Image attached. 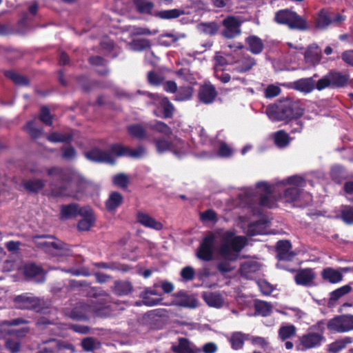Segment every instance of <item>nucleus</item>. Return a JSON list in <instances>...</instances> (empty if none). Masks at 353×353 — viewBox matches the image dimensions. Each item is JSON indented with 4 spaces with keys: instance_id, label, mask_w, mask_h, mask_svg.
Listing matches in <instances>:
<instances>
[{
    "instance_id": "nucleus-13",
    "label": "nucleus",
    "mask_w": 353,
    "mask_h": 353,
    "mask_svg": "<svg viewBox=\"0 0 353 353\" xmlns=\"http://www.w3.org/2000/svg\"><path fill=\"white\" fill-rule=\"evenodd\" d=\"M218 92L216 88L210 82H205L199 86L198 90L199 101L203 104L209 105L212 103L216 97Z\"/></svg>"
},
{
    "instance_id": "nucleus-45",
    "label": "nucleus",
    "mask_w": 353,
    "mask_h": 353,
    "mask_svg": "<svg viewBox=\"0 0 353 353\" xmlns=\"http://www.w3.org/2000/svg\"><path fill=\"white\" fill-rule=\"evenodd\" d=\"M302 193V190L297 187L287 188L284 192V199L288 203L296 201Z\"/></svg>"
},
{
    "instance_id": "nucleus-4",
    "label": "nucleus",
    "mask_w": 353,
    "mask_h": 353,
    "mask_svg": "<svg viewBox=\"0 0 353 353\" xmlns=\"http://www.w3.org/2000/svg\"><path fill=\"white\" fill-rule=\"evenodd\" d=\"M304 112L305 108L299 101L288 99L280 100L272 105H269L266 108L269 118L275 121L289 122L297 120Z\"/></svg>"
},
{
    "instance_id": "nucleus-38",
    "label": "nucleus",
    "mask_w": 353,
    "mask_h": 353,
    "mask_svg": "<svg viewBox=\"0 0 353 353\" xmlns=\"http://www.w3.org/2000/svg\"><path fill=\"white\" fill-rule=\"evenodd\" d=\"M24 188L31 193H38L45 187V182L43 179H30L23 183Z\"/></svg>"
},
{
    "instance_id": "nucleus-21",
    "label": "nucleus",
    "mask_w": 353,
    "mask_h": 353,
    "mask_svg": "<svg viewBox=\"0 0 353 353\" xmlns=\"http://www.w3.org/2000/svg\"><path fill=\"white\" fill-rule=\"evenodd\" d=\"M328 77L330 80L331 88H343L350 83V76L348 73H342L336 70H331L328 72Z\"/></svg>"
},
{
    "instance_id": "nucleus-6",
    "label": "nucleus",
    "mask_w": 353,
    "mask_h": 353,
    "mask_svg": "<svg viewBox=\"0 0 353 353\" xmlns=\"http://www.w3.org/2000/svg\"><path fill=\"white\" fill-rule=\"evenodd\" d=\"M103 303L97 306L85 302H78L70 311L68 316L74 321H88L90 315L99 316L103 314Z\"/></svg>"
},
{
    "instance_id": "nucleus-62",
    "label": "nucleus",
    "mask_w": 353,
    "mask_h": 353,
    "mask_svg": "<svg viewBox=\"0 0 353 353\" xmlns=\"http://www.w3.org/2000/svg\"><path fill=\"white\" fill-rule=\"evenodd\" d=\"M163 81V78L155 71H150L148 73V81L152 85H159Z\"/></svg>"
},
{
    "instance_id": "nucleus-34",
    "label": "nucleus",
    "mask_w": 353,
    "mask_h": 353,
    "mask_svg": "<svg viewBox=\"0 0 353 353\" xmlns=\"http://www.w3.org/2000/svg\"><path fill=\"white\" fill-rule=\"evenodd\" d=\"M194 94V88L190 86H181L177 90L174 100L177 101H184L190 100Z\"/></svg>"
},
{
    "instance_id": "nucleus-30",
    "label": "nucleus",
    "mask_w": 353,
    "mask_h": 353,
    "mask_svg": "<svg viewBox=\"0 0 353 353\" xmlns=\"http://www.w3.org/2000/svg\"><path fill=\"white\" fill-rule=\"evenodd\" d=\"M127 132L130 136L139 140H144L148 138L146 130L140 123L128 125Z\"/></svg>"
},
{
    "instance_id": "nucleus-63",
    "label": "nucleus",
    "mask_w": 353,
    "mask_h": 353,
    "mask_svg": "<svg viewBox=\"0 0 353 353\" xmlns=\"http://www.w3.org/2000/svg\"><path fill=\"white\" fill-rule=\"evenodd\" d=\"M203 32L209 35H215L218 33L219 26L216 22H210L203 24Z\"/></svg>"
},
{
    "instance_id": "nucleus-35",
    "label": "nucleus",
    "mask_w": 353,
    "mask_h": 353,
    "mask_svg": "<svg viewBox=\"0 0 353 353\" xmlns=\"http://www.w3.org/2000/svg\"><path fill=\"white\" fill-rule=\"evenodd\" d=\"M4 75L17 85H28L30 81L28 77L19 74L13 70H6Z\"/></svg>"
},
{
    "instance_id": "nucleus-33",
    "label": "nucleus",
    "mask_w": 353,
    "mask_h": 353,
    "mask_svg": "<svg viewBox=\"0 0 353 353\" xmlns=\"http://www.w3.org/2000/svg\"><path fill=\"white\" fill-rule=\"evenodd\" d=\"M353 342V338L351 336H345L342 339L336 340L328 345V351L332 353H337L345 349L348 344Z\"/></svg>"
},
{
    "instance_id": "nucleus-64",
    "label": "nucleus",
    "mask_w": 353,
    "mask_h": 353,
    "mask_svg": "<svg viewBox=\"0 0 353 353\" xmlns=\"http://www.w3.org/2000/svg\"><path fill=\"white\" fill-rule=\"evenodd\" d=\"M281 92V88L273 84L269 85L265 90V97L270 99L274 98L280 94Z\"/></svg>"
},
{
    "instance_id": "nucleus-36",
    "label": "nucleus",
    "mask_w": 353,
    "mask_h": 353,
    "mask_svg": "<svg viewBox=\"0 0 353 353\" xmlns=\"http://www.w3.org/2000/svg\"><path fill=\"white\" fill-rule=\"evenodd\" d=\"M245 339V334L241 332H235L232 334L229 341L233 350H239L243 347Z\"/></svg>"
},
{
    "instance_id": "nucleus-10",
    "label": "nucleus",
    "mask_w": 353,
    "mask_h": 353,
    "mask_svg": "<svg viewBox=\"0 0 353 353\" xmlns=\"http://www.w3.org/2000/svg\"><path fill=\"white\" fill-rule=\"evenodd\" d=\"M215 236L212 233L206 235L201 242L196 251V257L203 261L213 259Z\"/></svg>"
},
{
    "instance_id": "nucleus-50",
    "label": "nucleus",
    "mask_w": 353,
    "mask_h": 353,
    "mask_svg": "<svg viewBox=\"0 0 353 353\" xmlns=\"http://www.w3.org/2000/svg\"><path fill=\"white\" fill-rule=\"evenodd\" d=\"M99 346L100 343L92 337H86L81 341V347L86 352H94Z\"/></svg>"
},
{
    "instance_id": "nucleus-17",
    "label": "nucleus",
    "mask_w": 353,
    "mask_h": 353,
    "mask_svg": "<svg viewBox=\"0 0 353 353\" xmlns=\"http://www.w3.org/2000/svg\"><path fill=\"white\" fill-rule=\"evenodd\" d=\"M323 340V333L310 332L307 334H303L300 338V343L302 347L301 350L304 351L318 347L321 345Z\"/></svg>"
},
{
    "instance_id": "nucleus-1",
    "label": "nucleus",
    "mask_w": 353,
    "mask_h": 353,
    "mask_svg": "<svg viewBox=\"0 0 353 353\" xmlns=\"http://www.w3.org/2000/svg\"><path fill=\"white\" fill-rule=\"evenodd\" d=\"M47 174L57 180L49 184L50 194L55 198L74 197V193L70 191V183H76L77 193L81 191V186L85 183L84 178L70 168L53 166L47 169Z\"/></svg>"
},
{
    "instance_id": "nucleus-3",
    "label": "nucleus",
    "mask_w": 353,
    "mask_h": 353,
    "mask_svg": "<svg viewBox=\"0 0 353 353\" xmlns=\"http://www.w3.org/2000/svg\"><path fill=\"white\" fill-rule=\"evenodd\" d=\"M144 152L143 147H139L137 149H131L129 147L124 146L120 143L112 144L110 146V152L103 150L98 148H94L85 153V157L90 161L99 163H108L114 165L116 163L115 159L112 156L115 154L117 157H129L132 158H139Z\"/></svg>"
},
{
    "instance_id": "nucleus-22",
    "label": "nucleus",
    "mask_w": 353,
    "mask_h": 353,
    "mask_svg": "<svg viewBox=\"0 0 353 353\" xmlns=\"http://www.w3.org/2000/svg\"><path fill=\"white\" fill-rule=\"evenodd\" d=\"M321 59V50L316 44L310 45L304 53L305 61L310 65L319 64Z\"/></svg>"
},
{
    "instance_id": "nucleus-26",
    "label": "nucleus",
    "mask_w": 353,
    "mask_h": 353,
    "mask_svg": "<svg viewBox=\"0 0 353 353\" xmlns=\"http://www.w3.org/2000/svg\"><path fill=\"white\" fill-rule=\"evenodd\" d=\"M123 196L119 192H111L105 205L109 212H114L123 203Z\"/></svg>"
},
{
    "instance_id": "nucleus-12",
    "label": "nucleus",
    "mask_w": 353,
    "mask_h": 353,
    "mask_svg": "<svg viewBox=\"0 0 353 353\" xmlns=\"http://www.w3.org/2000/svg\"><path fill=\"white\" fill-rule=\"evenodd\" d=\"M172 303L174 305L181 307L194 309L198 306V301L193 294L185 290H180L173 294Z\"/></svg>"
},
{
    "instance_id": "nucleus-16",
    "label": "nucleus",
    "mask_w": 353,
    "mask_h": 353,
    "mask_svg": "<svg viewBox=\"0 0 353 353\" xmlns=\"http://www.w3.org/2000/svg\"><path fill=\"white\" fill-rule=\"evenodd\" d=\"M171 350L174 353H201V348L185 337H179L177 344H173Z\"/></svg>"
},
{
    "instance_id": "nucleus-39",
    "label": "nucleus",
    "mask_w": 353,
    "mask_h": 353,
    "mask_svg": "<svg viewBox=\"0 0 353 353\" xmlns=\"http://www.w3.org/2000/svg\"><path fill=\"white\" fill-rule=\"evenodd\" d=\"M267 225V221L264 219L253 221L248 225V234L250 236H256L262 233Z\"/></svg>"
},
{
    "instance_id": "nucleus-51",
    "label": "nucleus",
    "mask_w": 353,
    "mask_h": 353,
    "mask_svg": "<svg viewBox=\"0 0 353 353\" xmlns=\"http://www.w3.org/2000/svg\"><path fill=\"white\" fill-rule=\"evenodd\" d=\"M140 298L142 299L143 305L150 307L159 305L162 301L161 298H152L151 295L144 290L141 292Z\"/></svg>"
},
{
    "instance_id": "nucleus-31",
    "label": "nucleus",
    "mask_w": 353,
    "mask_h": 353,
    "mask_svg": "<svg viewBox=\"0 0 353 353\" xmlns=\"http://www.w3.org/2000/svg\"><path fill=\"white\" fill-rule=\"evenodd\" d=\"M294 87L296 90L305 93H310L315 88V81L310 78L301 79L294 83Z\"/></svg>"
},
{
    "instance_id": "nucleus-46",
    "label": "nucleus",
    "mask_w": 353,
    "mask_h": 353,
    "mask_svg": "<svg viewBox=\"0 0 353 353\" xmlns=\"http://www.w3.org/2000/svg\"><path fill=\"white\" fill-rule=\"evenodd\" d=\"M38 247L46 250H50V248L55 250H70V249L68 248V245L63 242L42 241L38 243Z\"/></svg>"
},
{
    "instance_id": "nucleus-44",
    "label": "nucleus",
    "mask_w": 353,
    "mask_h": 353,
    "mask_svg": "<svg viewBox=\"0 0 353 353\" xmlns=\"http://www.w3.org/2000/svg\"><path fill=\"white\" fill-rule=\"evenodd\" d=\"M43 272V268L35 263L26 264L23 268L24 275L27 278H34L37 276L42 274Z\"/></svg>"
},
{
    "instance_id": "nucleus-2",
    "label": "nucleus",
    "mask_w": 353,
    "mask_h": 353,
    "mask_svg": "<svg viewBox=\"0 0 353 353\" xmlns=\"http://www.w3.org/2000/svg\"><path fill=\"white\" fill-rule=\"evenodd\" d=\"M248 244L245 236L236 235L234 230H227L221 236L218 253L225 261L217 264V270L222 274L230 272L233 269L228 261H236L241 252Z\"/></svg>"
},
{
    "instance_id": "nucleus-7",
    "label": "nucleus",
    "mask_w": 353,
    "mask_h": 353,
    "mask_svg": "<svg viewBox=\"0 0 353 353\" xmlns=\"http://www.w3.org/2000/svg\"><path fill=\"white\" fill-rule=\"evenodd\" d=\"M345 20V17L339 14L321 9L314 20L315 27L319 30H325L332 24L339 25Z\"/></svg>"
},
{
    "instance_id": "nucleus-42",
    "label": "nucleus",
    "mask_w": 353,
    "mask_h": 353,
    "mask_svg": "<svg viewBox=\"0 0 353 353\" xmlns=\"http://www.w3.org/2000/svg\"><path fill=\"white\" fill-rule=\"evenodd\" d=\"M47 139L52 143H70L73 136L72 134L52 132L48 134Z\"/></svg>"
},
{
    "instance_id": "nucleus-54",
    "label": "nucleus",
    "mask_w": 353,
    "mask_h": 353,
    "mask_svg": "<svg viewBox=\"0 0 353 353\" xmlns=\"http://www.w3.org/2000/svg\"><path fill=\"white\" fill-rule=\"evenodd\" d=\"M341 218L347 225L353 224V207L345 206L341 212Z\"/></svg>"
},
{
    "instance_id": "nucleus-28",
    "label": "nucleus",
    "mask_w": 353,
    "mask_h": 353,
    "mask_svg": "<svg viewBox=\"0 0 353 353\" xmlns=\"http://www.w3.org/2000/svg\"><path fill=\"white\" fill-rule=\"evenodd\" d=\"M133 286L128 281H116L112 287V292L117 296H126L132 292Z\"/></svg>"
},
{
    "instance_id": "nucleus-23",
    "label": "nucleus",
    "mask_w": 353,
    "mask_h": 353,
    "mask_svg": "<svg viewBox=\"0 0 353 353\" xmlns=\"http://www.w3.org/2000/svg\"><path fill=\"white\" fill-rule=\"evenodd\" d=\"M137 221L145 228L161 230L163 229V224L150 216L148 214L138 212L137 214Z\"/></svg>"
},
{
    "instance_id": "nucleus-43",
    "label": "nucleus",
    "mask_w": 353,
    "mask_h": 353,
    "mask_svg": "<svg viewBox=\"0 0 353 353\" xmlns=\"http://www.w3.org/2000/svg\"><path fill=\"white\" fill-rule=\"evenodd\" d=\"M296 328L294 325H282L280 327L278 334L281 341H285L293 336H295Z\"/></svg>"
},
{
    "instance_id": "nucleus-41",
    "label": "nucleus",
    "mask_w": 353,
    "mask_h": 353,
    "mask_svg": "<svg viewBox=\"0 0 353 353\" xmlns=\"http://www.w3.org/2000/svg\"><path fill=\"white\" fill-rule=\"evenodd\" d=\"M184 14V11L180 9H171L161 10L156 13V17L161 19H173L179 18L181 15Z\"/></svg>"
},
{
    "instance_id": "nucleus-27",
    "label": "nucleus",
    "mask_w": 353,
    "mask_h": 353,
    "mask_svg": "<svg viewBox=\"0 0 353 353\" xmlns=\"http://www.w3.org/2000/svg\"><path fill=\"white\" fill-rule=\"evenodd\" d=\"M245 43L248 46V50L253 54H259L264 48L262 39L255 35L246 37Z\"/></svg>"
},
{
    "instance_id": "nucleus-24",
    "label": "nucleus",
    "mask_w": 353,
    "mask_h": 353,
    "mask_svg": "<svg viewBox=\"0 0 353 353\" xmlns=\"http://www.w3.org/2000/svg\"><path fill=\"white\" fill-rule=\"evenodd\" d=\"M82 212V208L75 203L68 205H62L60 208V219L67 220L80 215Z\"/></svg>"
},
{
    "instance_id": "nucleus-58",
    "label": "nucleus",
    "mask_w": 353,
    "mask_h": 353,
    "mask_svg": "<svg viewBox=\"0 0 353 353\" xmlns=\"http://www.w3.org/2000/svg\"><path fill=\"white\" fill-rule=\"evenodd\" d=\"M285 183L294 185V187L301 188L305 187V180L302 176L298 175H293L286 179Z\"/></svg>"
},
{
    "instance_id": "nucleus-25",
    "label": "nucleus",
    "mask_w": 353,
    "mask_h": 353,
    "mask_svg": "<svg viewBox=\"0 0 353 353\" xmlns=\"http://www.w3.org/2000/svg\"><path fill=\"white\" fill-rule=\"evenodd\" d=\"M201 296L210 307L219 308L221 307L224 303L222 295L218 292H204Z\"/></svg>"
},
{
    "instance_id": "nucleus-9",
    "label": "nucleus",
    "mask_w": 353,
    "mask_h": 353,
    "mask_svg": "<svg viewBox=\"0 0 353 353\" xmlns=\"http://www.w3.org/2000/svg\"><path fill=\"white\" fill-rule=\"evenodd\" d=\"M327 329L332 332L343 333L353 330V315L343 314L331 319Z\"/></svg>"
},
{
    "instance_id": "nucleus-48",
    "label": "nucleus",
    "mask_w": 353,
    "mask_h": 353,
    "mask_svg": "<svg viewBox=\"0 0 353 353\" xmlns=\"http://www.w3.org/2000/svg\"><path fill=\"white\" fill-rule=\"evenodd\" d=\"M5 347L12 353H17L21 350V341L12 337H7L5 339Z\"/></svg>"
},
{
    "instance_id": "nucleus-57",
    "label": "nucleus",
    "mask_w": 353,
    "mask_h": 353,
    "mask_svg": "<svg viewBox=\"0 0 353 353\" xmlns=\"http://www.w3.org/2000/svg\"><path fill=\"white\" fill-rule=\"evenodd\" d=\"M77 81L82 90L86 92H90L95 85V83L91 81L86 76L78 77Z\"/></svg>"
},
{
    "instance_id": "nucleus-40",
    "label": "nucleus",
    "mask_w": 353,
    "mask_h": 353,
    "mask_svg": "<svg viewBox=\"0 0 353 353\" xmlns=\"http://www.w3.org/2000/svg\"><path fill=\"white\" fill-rule=\"evenodd\" d=\"M290 140L289 134L283 130H278L274 133V143L280 148L286 147L290 143Z\"/></svg>"
},
{
    "instance_id": "nucleus-53",
    "label": "nucleus",
    "mask_w": 353,
    "mask_h": 353,
    "mask_svg": "<svg viewBox=\"0 0 353 353\" xmlns=\"http://www.w3.org/2000/svg\"><path fill=\"white\" fill-rule=\"evenodd\" d=\"M39 119L41 122L48 126H51L53 123V117L50 114V110L46 106L41 108Z\"/></svg>"
},
{
    "instance_id": "nucleus-8",
    "label": "nucleus",
    "mask_w": 353,
    "mask_h": 353,
    "mask_svg": "<svg viewBox=\"0 0 353 353\" xmlns=\"http://www.w3.org/2000/svg\"><path fill=\"white\" fill-rule=\"evenodd\" d=\"M242 23L243 21L239 17L227 16L221 22L223 29L221 30V35L228 39L237 37L241 34Z\"/></svg>"
},
{
    "instance_id": "nucleus-61",
    "label": "nucleus",
    "mask_w": 353,
    "mask_h": 353,
    "mask_svg": "<svg viewBox=\"0 0 353 353\" xmlns=\"http://www.w3.org/2000/svg\"><path fill=\"white\" fill-rule=\"evenodd\" d=\"M86 296L90 298H97L107 295L105 291L101 288L88 286L86 289Z\"/></svg>"
},
{
    "instance_id": "nucleus-60",
    "label": "nucleus",
    "mask_w": 353,
    "mask_h": 353,
    "mask_svg": "<svg viewBox=\"0 0 353 353\" xmlns=\"http://www.w3.org/2000/svg\"><path fill=\"white\" fill-rule=\"evenodd\" d=\"M134 3L141 12H150L154 7V4L150 1H145L143 0H134Z\"/></svg>"
},
{
    "instance_id": "nucleus-49",
    "label": "nucleus",
    "mask_w": 353,
    "mask_h": 353,
    "mask_svg": "<svg viewBox=\"0 0 353 353\" xmlns=\"http://www.w3.org/2000/svg\"><path fill=\"white\" fill-rule=\"evenodd\" d=\"M163 108V117L165 119H170L173 117L174 107L170 101L168 97H164L161 101Z\"/></svg>"
},
{
    "instance_id": "nucleus-47",
    "label": "nucleus",
    "mask_w": 353,
    "mask_h": 353,
    "mask_svg": "<svg viewBox=\"0 0 353 353\" xmlns=\"http://www.w3.org/2000/svg\"><path fill=\"white\" fill-rule=\"evenodd\" d=\"M352 290V287L350 285H345L342 287H340L332 292L330 294V301H336L339 300L343 296L348 294Z\"/></svg>"
},
{
    "instance_id": "nucleus-18",
    "label": "nucleus",
    "mask_w": 353,
    "mask_h": 353,
    "mask_svg": "<svg viewBox=\"0 0 353 353\" xmlns=\"http://www.w3.org/2000/svg\"><path fill=\"white\" fill-rule=\"evenodd\" d=\"M233 61V70L239 73H245L250 70L256 63L255 59L248 54L238 58L234 55Z\"/></svg>"
},
{
    "instance_id": "nucleus-11",
    "label": "nucleus",
    "mask_w": 353,
    "mask_h": 353,
    "mask_svg": "<svg viewBox=\"0 0 353 353\" xmlns=\"http://www.w3.org/2000/svg\"><path fill=\"white\" fill-rule=\"evenodd\" d=\"M17 308L20 310H39L41 307V299L29 293H23L14 299Z\"/></svg>"
},
{
    "instance_id": "nucleus-55",
    "label": "nucleus",
    "mask_w": 353,
    "mask_h": 353,
    "mask_svg": "<svg viewBox=\"0 0 353 353\" xmlns=\"http://www.w3.org/2000/svg\"><path fill=\"white\" fill-rule=\"evenodd\" d=\"M23 128L30 137L34 139L39 137L42 133L41 129H39L34 126V121H28Z\"/></svg>"
},
{
    "instance_id": "nucleus-20",
    "label": "nucleus",
    "mask_w": 353,
    "mask_h": 353,
    "mask_svg": "<svg viewBox=\"0 0 353 353\" xmlns=\"http://www.w3.org/2000/svg\"><path fill=\"white\" fill-rule=\"evenodd\" d=\"M156 149L159 153H163L167 151L177 154L175 145H179L181 148L183 141L180 139L175 137L173 141H168L164 138L157 139L154 141Z\"/></svg>"
},
{
    "instance_id": "nucleus-14",
    "label": "nucleus",
    "mask_w": 353,
    "mask_h": 353,
    "mask_svg": "<svg viewBox=\"0 0 353 353\" xmlns=\"http://www.w3.org/2000/svg\"><path fill=\"white\" fill-rule=\"evenodd\" d=\"M292 245L288 240H280L276 244V257L279 261H292L296 253L292 251Z\"/></svg>"
},
{
    "instance_id": "nucleus-52",
    "label": "nucleus",
    "mask_w": 353,
    "mask_h": 353,
    "mask_svg": "<svg viewBox=\"0 0 353 353\" xmlns=\"http://www.w3.org/2000/svg\"><path fill=\"white\" fill-rule=\"evenodd\" d=\"M113 183L122 189H126L129 184V178L124 173H119L114 176Z\"/></svg>"
},
{
    "instance_id": "nucleus-15",
    "label": "nucleus",
    "mask_w": 353,
    "mask_h": 353,
    "mask_svg": "<svg viewBox=\"0 0 353 353\" xmlns=\"http://www.w3.org/2000/svg\"><path fill=\"white\" fill-rule=\"evenodd\" d=\"M292 272H296L294 275V281L297 285L310 287L313 285L316 274L313 269L307 268H301L298 270H292Z\"/></svg>"
},
{
    "instance_id": "nucleus-56",
    "label": "nucleus",
    "mask_w": 353,
    "mask_h": 353,
    "mask_svg": "<svg viewBox=\"0 0 353 353\" xmlns=\"http://www.w3.org/2000/svg\"><path fill=\"white\" fill-rule=\"evenodd\" d=\"M272 194H263L260 196L259 204L261 207L268 208H275L276 203L275 201L271 197Z\"/></svg>"
},
{
    "instance_id": "nucleus-59",
    "label": "nucleus",
    "mask_w": 353,
    "mask_h": 353,
    "mask_svg": "<svg viewBox=\"0 0 353 353\" xmlns=\"http://www.w3.org/2000/svg\"><path fill=\"white\" fill-rule=\"evenodd\" d=\"M180 275L183 280L190 281L194 279L195 270L191 266H185L181 270Z\"/></svg>"
},
{
    "instance_id": "nucleus-32",
    "label": "nucleus",
    "mask_w": 353,
    "mask_h": 353,
    "mask_svg": "<svg viewBox=\"0 0 353 353\" xmlns=\"http://www.w3.org/2000/svg\"><path fill=\"white\" fill-rule=\"evenodd\" d=\"M148 127L155 132L164 134L165 136H170L172 134V128L165 123L154 120L147 124Z\"/></svg>"
},
{
    "instance_id": "nucleus-37",
    "label": "nucleus",
    "mask_w": 353,
    "mask_h": 353,
    "mask_svg": "<svg viewBox=\"0 0 353 353\" xmlns=\"http://www.w3.org/2000/svg\"><path fill=\"white\" fill-rule=\"evenodd\" d=\"M254 307L256 313L262 316H268L272 312V304L264 301H256Z\"/></svg>"
},
{
    "instance_id": "nucleus-5",
    "label": "nucleus",
    "mask_w": 353,
    "mask_h": 353,
    "mask_svg": "<svg viewBox=\"0 0 353 353\" xmlns=\"http://www.w3.org/2000/svg\"><path fill=\"white\" fill-rule=\"evenodd\" d=\"M274 21L279 24L287 26L290 30L303 32L309 29L306 19L289 9L277 11Z\"/></svg>"
},
{
    "instance_id": "nucleus-19",
    "label": "nucleus",
    "mask_w": 353,
    "mask_h": 353,
    "mask_svg": "<svg viewBox=\"0 0 353 353\" xmlns=\"http://www.w3.org/2000/svg\"><path fill=\"white\" fill-rule=\"evenodd\" d=\"M80 216L82 219L78 221V230L83 232L90 230L96 221L93 210L89 207H83Z\"/></svg>"
},
{
    "instance_id": "nucleus-29",
    "label": "nucleus",
    "mask_w": 353,
    "mask_h": 353,
    "mask_svg": "<svg viewBox=\"0 0 353 353\" xmlns=\"http://www.w3.org/2000/svg\"><path fill=\"white\" fill-rule=\"evenodd\" d=\"M321 276L324 281H327L332 284L341 282L343 277L339 271L332 268H324L321 272Z\"/></svg>"
}]
</instances>
